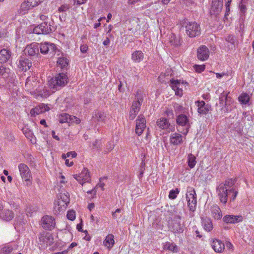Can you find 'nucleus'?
<instances>
[{
	"mask_svg": "<svg viewBox=\"0 0 254 254\" xmlns=\"http://www.w3.org/2000/svg\"><path fill=\"white\" fill-rule=\"evenodd\" d=\"M25 86L30 93L43 98H46L51 94L50 91L42 89V87L39 85L38 77L35 76H29L26 79Z\"/></svg>",
	"mask_w": 254,
	"mask_h": 254,
	"instance_id": "f257e3e1",
	"label": "nucleus"
},
{
	"mask_svg": "<svg viewBox=\"0 0 254 254\" xmlns=\"http://www.w3.org/2000/svg\"><path fill=\"white\" fill-rule=\"evenodd\" d=\"M235 179H228L221 183L216 188V192L220 201L226 204L228 200V192L230 189L235 185Z\"/></svg>",
	"mask_w": 254,
	"mask_h": 254,
	"instance_id": "f03ea898",
	"label": "nucleus"
},
{
	"mask_svg": "<svg viewBox=\"0 0 254 254\" xmlns=\"http://www.w3.org/2000/svg\"><path fill=\"white\" fill-rule=\"evenodd\" d=\"M67 83V75L64 73H60L49 80L48 86L50 88L54 90L53 92H55L64 86Z\"/></svg>",
	"mask_w": 254,
	"mask_h": 254,
	"instance_id": "7ed1b4c3",
	"label": "nucleus"
},
{
	"mask_svg": "<svg viewBox=\"0 0 254 254\" xmlns=\"http://www.w3.org/2000/svg\"><path fill=\"white\" fill-rule=\"evenodd\" d=\"M60 198L58 201L55 202L54 211L55 213H60L64 210L67 204L69 203V194L68 192L61 193Z\"/></svg>",
	"mask_w": 254,
	"mask_h": 254,
	"instance_id": "20e7f679",
	"label": "nucleus"
},
{
	"mask_svg": "<svg viewBox=\"0 0 254 254\" xmlns=\"http://www.w3.org/2000/svg\"><path fill=\"white\" fill-rule=\"evenodd\" d=\"M186 197L190 210L194 212L197 203L196 194L194 189L190 187L188 188Z\"/></svg>",
	"mask_w": 254,
	"mask_h": 254,
	"instance_id": "39448f33",
	"label": "nucleus"
},
{
	"mask_svg": "<svg viewBox=\"0 0 254 254\" xmlns=\"http://www.w3.org/2000/svg\"><path fill=\"white\" fill-rule=\"evenodd\" d=\"M186 33L190 37L197 36L200 34V27L195 22H189L185 25Z\"/></svg>",
	"mask_w": 254,
	"mask_h": 254,
	"instance_id": "423d86ee",
	"label": "nucleus"
},
{
	"mask_svg": "<svg viewBox=\"0 0 254 254\" xmlns=\"http://www.w3.org/2000/svg\"><path fill=\"white\" fill-rule=\"evenodd\" d=\"M55 28L48 21H45L33 29V33L36 34H47L55 31Z\"/></svg>",
	"mask_w": 254,
	"mask_h": 254,
	"instance_id": "0eeeda50",
	"label": "nucleus"
},
{
	"mask_svg": "<svg viewBox=\"0 0 254 254\" xmlns=\"http://www.w3.org/2000/svg\"><path fill=\"white\" fill-rule=\"evenodd\" d=\"M39 244L42 247H45L48 245H51L53 242V238L50 233L42 231L38 236Z\"/></svg>",
	"mask_w": 254,
	"mask_h": 254,
	"instance_id": "6e6552de",
	"label": "nucleus"
},
{
	"mask_svg": "<svg viewBox=\"0 0 254 254\" xmlns=\"http://www.w3.org/2000/svg\"><path fill=\"white\" fill-rule=\"evenodd\" d=\"M39 49L41 53L43 54L54 55L57 50V47L53 43L45 42L40 44L39 46Z\"/></svg>",
	"mask_w": 254,
	"mask_h": 254,
	"instance_id": "1a4fd4ad",
	"label": "nucleus"
},
{
	"mask_svg": "<svg viewBox=\"0 0 254 254\" xmlns=\"http://www.w3.org/2000/svg\"><path fill=\"white\" fill-rule=\"evenodd\" d=\"M41 225L45 230H51L53 229L56 225L55 219L51 216L46 215L41 219Z\"/></svg>",
	"mask_w": 254,
	"mask_h": 254,
	"instance_id": "9d476101",
	"label": "nucleus"
},
{
	"mask_svg": "<svg viewBox=\"0 0 254 254\" xmlns=\"http://www.w3.org/2000/svg\"><path fill=\"white\" fill-rule=\"evenodd\" d=\"M186 83L181 82L180 80H175L172 79L170 80V85L173 90L175 91V94L181 97L183 94V88L185 86Z\"/></svg>",
	"mask_w": 254,
	"mask_h": 254,
	"instance_id": "9b49d317",
	"label": "nucleus"
},
{
	"mask_svg": "<svg viewBox=\"0 0 254 254\" xmlns=\"http://www.w3.org/2000/svg\"><path fill=\"white\" fill-rule=\"evenodd\" d=\"M18 169L20 176L25 181H29L31 178V173L29 167L24 163L18 165Z\"/></svg>",
	"mask_w": 254,
	"mask_h": 254,
	"instance_id": "f8f14e48",
	"label": "nucleus"
},
{
	"mask_svg": "<svg viewBox=\"0 0 254 254\" xmlns=\"http://www.w3.org/2000/svg\"><path fill=\"white\" fill-rule=\"evenodd\" d=\"M146 127V120L143 116L140 115L136 120L135 133L140 135Z\"/></svg>",
	"mask_w": 254,
	"mask_h": 254,
	"instance_id": "ddd939ff",
	"label": "nucleus"
},
{
	"mask_svg": "<svg viewBox=\"0 0 254 254\" xmlns=\"http://www.w3.org/2000/svg\"><path fill=\"white\" fill-rule=\"evenodd\" d=\"M73 176L74 179L82 185L84 183L89 182L91 180L89 172L86 168H84L81 173L79 175H74Z\"/></svg>",
	"mask_w": 254,
	"mask_h": 254,
	"instance_id": "4468645a",
	"label": "nucleus"
},
{
	"mask_svg": "<svg viewBox=\"0 0 254 254\" xmlns=\"http://www.w3.org/2000/svg\"><path fill=\"white\" fill-rule=\"evenodd\" d=\"M143 95L141 91H138L135 95V100L132 103L131 109L135 112H138L140 110V105L143 102Z\"/></svg>",
	"mask_w": 254,
	"mask_h": 254,
	"instance_id": "2eb2a0df",
	"label": "nucleus"
},
{
	"mask_svg": "<svg viewBox=\"0 0 254 254\" xmlns=\"http://www.w3.org/2000/svg\"><path fill=\"white\" fill-rule=\"evenodd\" d=\"M177 123L180 126L186 127V130H184L183 132H181L184 134H187L188 132L189 128L190 127L189 119L185 115H180L178 116L177 119Z\"/></svg>",
	"mask_w": 254,
	"mask_h": 254,
	"instance_id": "dca6fc26",
	"label": "nucleus"
},
{
	"mask_svg": "<svg viewBox=\"0 0 254 254\" xmlns=\"http://www.w3.org/2000/svg\"><path fill=\"white\" fill-rule=\"evenodd\" d=\"M197 56L199 60L201 61L206 60L209 56V51L207 47L205 46H201L197 51Z\"/></svg>",
	"mask_w": 254,
	"mask_h": 254,
	"instance_id": "f3484780",
	"label": "nucleus"
},
{
	"mask_svg": "<svg viewBox=\"0 0 254 254\" xmlns=\"http://www.w3.org/2000/svg\"><path fill=\"white\" fill-rule=\"evenodd\" d=\"M49 107L47 105L41 104L36 106L35 108L32 109L30 111V115L31 116L35 117L36 115L49 111Z\"/></svg>",
	"mask_w": 254,
	"mask_h": 254,
	"instance_id": "a211bd4d",
	"label": "nucleus"
},
{
	"mask_svg": "<svg viewBox=\"0 0 254 254\" xmlns=\"http://www.w3.org/2000/svg\"><path fill=\"white\" fill-rule=\"evenodd\" d=\"M223 220L227 223L235 224L243 221V217L242 215H226Z\"/></svg>",
	"mask_w": 254,
	"mask_h": 254,
	"instance_id": "6ab92c4d",
	"label": "nucleus"
},
{
	"mask_svg": "<svg viewBox=\"0 0 254 254\" xmlns=\"http://www.w3.org/2000/svg\"><path fill=\"white\" fill-rule=\"evenodd\" d=\"M32 66L31 62L28 59L24 57H21L19 60L18 66L19 69L23 71H27Z\"/></svg>",
	"mask_w": 254,
	"mask_h": 254,
	"instance_id": "aec40b11",
	"label": "nucleus"
},
{
	"mask_svg": "<svg viewBox=\"0 0 254 254\" xmlns=\"http://www.w3.org/2000/svg\"><path fill=\"white\" fill-rule=\"evenodd\" d=\"M39 50V44L34 43L27 46L25 48L24 52L29 56H34L38 53Z\"/></svg>",
	"mask_w": 254,
	"mask_h": 254,
	"instance_id": "412c9836",
	"label": "nucleus"
},
{
	"mask_svg": "<svg viewBox=\"0 0 254 254\" xmlns=\"http://www.w3.org/2000/svg\"><path fill=\"white\" fill-rule=\"evenodd\" d=\"M195 103L198 107L197 112L200 114L205 115L209 111L210 107L208 105H206L203 101H197Z\"/></svg>",
	"mask_w": 254,
	"mask_h": 254,
	"instance_id": "4be33fe9",
	"label": "nucleus"
},
{
	"mask_svg": "<svg viewBox=\"0 0 254 254\" xmlns=\"http://www.w3.org/2000/svg\"><path fill=\"white\" fill-rule=\"evenodd\" d=\"M211 246L214 251L216 253H222L225 249L224 244L218 239L213 241Z\"/></svg>",
	"mask_w": 254,
	"mask_h": 254,
	"instance_id": "5701e85b",
	"label": "nucleus"
},
{
	"mask_svg": "<svg viewBox=\"0 0 254 254\" xmlns=\"http://www.w3.org/2000/svg\"><path fill=\"white\" fill-rule=\"evenodd\" d=\"M14 216L13 212L8 209L4 210L0 213V218L6 221H9L12 220Z\"/></svg>",
	"mask_w": 254,
	"mask_h": 254,
	"instance_id": "b1692460",
	"label": "nucleus"
},
{
	"mask_svg": "<svg viewBox=\"0 0 254 254\" xmlns=\"http://www.w3.org/2000/svg\"><path fill=\"white\" fill-rule=\"evenodd\" d=\"M171 144L175 145L181 144L183 141L182 136L178 133H172L170 138Z\"/></svg>",
	"mask_w": 254,
	"mask_h": 254,
	"instance_id": "393cba45",
	"label": "nucleus"
},
{
	"mask_svg": "<svg viewBox=\"0 0 254 254\" xmlns=\"http://www.w3.org/2000/svg\"><path fill=\"white\" fill-rule=\"evenodd\" d=\"M223 6V0H212V10L215 13L218 14L221 11Z\"/></svg>",
	"mask_w": 254,
	"mask_h": 254,
	"instance_id": "a878e982",
	"label": "nucleus"
},
{
	"mask_svg": "<svg viewBox=\"0 0 254 254\" xmlns=\"http://www.w3.org/2000/svg\"><path fill=\"white\" fill-rule=\"evenodd\" d=\"M144 59V54L141 51H135L131 55V59L133 62L139 63Z\"/></svg>",
	"mask_w": 254,
	"mask_h": 254,
	"instance_id": "bb28decb",
	"label": "nucleus"
},
{
	"mask_svg": "<svg viewBox=\"0 0 254 254\" xmlns=\"http://www.w3.org/2000/svg\"><path fill=\"white\" fill-rule=\"evenodd\" d=\"M11 57V53L9 50L2 49L0 51V63L6 62Z\"/></svg>",
	"mask_w": 254,
	"mask_h": 254,
	"instance_id": "cd10ccee",
	"label": "nucleus"
},
{
	"mask_svg": "<svg viewBox=\"0 0 254 254\" xmlns=\"http://www.w3.org/2000/svg\"><path fill=\"white\" fill-rule=\"evenodd\" d=\"M202 225L204 229L207 232H210L213 228L211 220L207 217L202 219Z\"/></svg>",
	"mask_w": 254,
	"mask_h": 254,
	"instance_id": "c85d7f7f",
	"label": "nucleus"
},
{
	"mask_svg": "<svg viewBox=\"0 0 254 254\" xmlns=\"http://www.w3.org/2000/svg\"><path fill=\"white\" fill-rule=\"evenodd\" d=\"M211 210L212 216L214 219L219 220L221 218L222 216L221 211L218 205H213Z\"/></svg>",
	"mask_w": 254,
	"mask_h": 254,
	"instance_id": "c756f323",
	"label": "nucleus"
},
{
	"mask_svg": "<svg viewBox=\"0 0 254 254\" xmlns=\"http://www.w3.org/2000/svg\"><path fill=\"white\" fill-rule=\"evenodd\" d=\"M114 237L112 234H109L107 236L103 242L104 245L110 250L115 244Z\"/></svg>",
	"mask_w": 254,
	"mask_h": 254,
	"instance_id": "7c9ffc66",
	"label": "nucleus"
},
{
	"mask_svg": "<svg viewBox=\"0 0 254 254\" xmlns=\"http://www.w3.org/2000/svg\"><path fill=\"white\" fill-rule=\"evenodd\" d=\"M22 131L25 136L29 139L31 142L34 144L36 143V138L34 137L33 132L27 127H24Z\"/></svg>",
	"mask_w": 254,
	"mask_h": 254,
	"instance_id": "2f4dec72",
	"label": "nucleus"
},
{
	"mask_svg": "<svg viewBox=\"0 0 254 254\" xmlns=\"http://www.w3.org/2000/svg\"><path fill=\"white\" fill-rule=\"evenodd\" d=\"M157 126L160 128L165 129L168 128L170 126V124L168 120L166 118H160L157 120Z\"/></svg>",
	"mask_w": 254,
	"mask_h": 254,
	"instance_id": "473e14b6",
	"label": "nucleus"
},
{
	"mask_svg": "<svg viewBox=\"0 0 254 254\" xmlns=\"http://www.w3.org/2000/svg\"><path fill=\"white\" fill-rule=\"evenodd\" d=\"M93 118L98 121L105 122L106 120V114L104 112L96 111Z\"/></svg>",
	"mask_w": 254,
	"mask_h": 254,
	"instance_id": "72a5a7b5",
	"label": "nucleus"
},
{
	"mask_svg": "<svg viewBox=\"0 0 254 254\" xmlns=\"http://www.w3.org/2000/svg\"><path fill=\"white\" fill-rule=\"evenodd\" d=\"M72 121L73 118L67 114H62L59 117V122L61 123H70Z\"/></svg>",
	"mask_w": 254,
	"mask_h": 254,
	"instance_id": "f704fd0d",
	"label": "nucleus"
},
{
	"mask_svg": "<svg viewBox=\"0 0 254 254\" xmlns=\"http://www.w3.org/2000/svg\"><path fill=\"white\" fill-rule=\"evenodd\" d=\"M172 231L174 233H182L184 231V226L180 222H175L173 224Z\"/></svg>",
	"mask_w": 254,
	"mask_h": 254,
	"instance_id": "c9c22d12",
	"label": "nucleus"
},
{
	"mask_svg": "<svg viewBox=\"0 0 254 254\" xmlns=\"http://www.w3.org/2000/svg\"><path fill=\"white\" fill-rule=\"evenodd\" d=\"M233 101L232 99L229 97L224 103V105H223L221 108V111L224 113H227L231 110L232 108L231 106Z\"/></svg>",
	"mask_w": 254,
	"mask_h": 254,
	"instance_id": "e433bc0d",
	"label": "nucleus"
},
{
	"mask_svg": "<svg viewBox=\"0 0 254 254\" xmlns=\"http://www.w3.org/2000/svg\"><path fill=\"white\" fill-rule=\"evenodd\" d=\"M14 248L11 245H5L0 249V254H10Z\"/></svg>",
	"mask_w": 254,
	"mask_h": 254,
	"instance_id": "4c0bfd02",
	"label": "nucleus"
},
{
	"mask_svg": "<svg viewBox=\"0 0 254 254\" xmlns=\"http://www.w3.org/2000/svg\"><path fill=\"white\" fill-rule=\"evenodd\" d=\"M68 60L65 57H60L58 59L57 64L60 66L62 68L66 67L68 65Z\"/></svg>",
	"mask_w": 254,
	"mask_h": 254,
	"instance_id": "58836bf2",
	"label": "nucleus"
},
{
	"mask_svg": "<svg viewBox=\"0 0 254 254\" xmlns=\"http://www.w3.org/2000/svg\"><path fill=\"white\" fill-rule=\"evenodd\" d=\"M196 158L192 154H189L188 156V163L190 168H193L196 164Z\"/></svg>",
	"mask_w": 254,
	"mask_h": 254,
	"instance_id": "ea45409f",
	"label": "nucleus"
},
{
	"mask_svg": "<svg viewBox=\"0 0 254 254\" xmlns=\"http://www.w3.org/2000/svg\"><path fill=\"white\" fill-rule=\"evenodd\" d=\"M170 43L175 46H179L181 45V41L179 37H177L176 35H173L171 36L170 39Z\"/></svg>",
	"mask_w": 254,
	"mask_h": 254,
	"instance_id": "a19ab883",
	"label": "nucleus"
},
{
	"mask_svg": "<svg viewBox=\"0 0 254 254\" xmlns=\"http://www.w3.org/2000/svg\"><path fill=\"white\" fill-rule=\"evenodd\" d=\"M229 92L223 91L219 97V104L222 105L230 97L228 96Z\"/></svg>",
	"mask_w": 254,
	"mask_h": 254,
	"instance_id": "79ce46f5",
	"label": "nucleus"
},
{
	"mask_svg": "<svg viewBox=\"0 0 254 254\" xmlns=\"http://www.w3.org/2000/svg\"><path fill=\"white\" fill-rule=\"evenodd\" d=\"M164 248L174 253L177 252L178 251V248L177 246L174 244L169 242H167L166 243V244L164 246Z\"/></svg>",
	"mask_w": 254,
	"mask_h": 254,
	"instance_id": "37998d69",
	"label": "nucleus"
},
{
	"mask_svg": "<svg viewBox=\"0 0 254 254\" xmlns=\"http://www.w3.org/2000/svg\"><path fill=\"white\" fill-rule=\"evenodd\" d=\"M21 10L23 12V13H25L28 10L33 7L30 5V4L27 2V0L24 1L21 4Z\"/></svg>",
	"mask_w": 254,
	"mask_h": 254,
	"instance_id": "c03bdc74",
	"label": "nucleus"
},
{
	"mask_svg": "<svg viewBox=\"0 0 254 254\" xmlns=\"http://www.w3.org/2000/svg\"><path fill=\"white\" fill-rule=\"evenodd\" d=\"M239 100L242 104H246L249 101V96L246 93L242 94L239 96Z\"/></svg>",
	"mask_w": 254,
	"mask_h": 254,
	"instance_id": "a18cd8bd",
	"label": "nucleus"
},
{
	"mask_svg": "<svg viewBox=\"0 0 254 254\" xmlns=\"http://www.w3.org/2000/svg\"><path fill=\"white\" fill-rule=\"evenodd\" d=\"M179 193V190L178 189L171 190L169 194V197L170 199H174L177 197V194Z\"/></svg>",
	"mask_w": 254,
	"mask_h": 254,
	"instance_id": "49530a36",
	"label": "nucleus"
},
{
	"mask_svg": "<svg viewBox=\"0 0 254 254\" xmlns=\"http://www.w3.org/2000/svg\"><path fill=\"white\" fill-rule=\"evenodd\" d=\"M66 217L67 219H68L70 220H74L75 218V211L73 210L68 211L67 212Z\"/></svg>",
	"mask_w": 254,
	"mask_h": 254,
	"instance_id": "de8ad7c7",
	"label": "nucleus"
},
{
	"mask_svg": "<svg viewBox=\"0 0 254 254\" xmlns=\"http://www.w3.org/2000/svg\"><path fill=\"white\" fill-rule=\"evenodd\" d=\"M9 69L6 68L3 65L0 66V75L6 77V74L8 73Z\"/></svg>",
	"mask_w": 254,
	"mask_h": 254,
	"instance_id": "09e8293b",
	"label": "nucleus"
},
{
	"mask_svg": "<svg viewBox=\"0 0 254 254\" xmlns=\"http://www.w3.org/2000/svg\"><path fill=\"white\" fill-rule=\"evenodd\" d=\"M69 7L70 6L68 4H64L59 7L58 11L60 12H65L69 9Z\"/></svg>",
	"mask_w": 254,
	"mask_h": 254,
	"instance_id": "8fccbe9b",
	"label": "nucleus"
},
{
	"mask_svg": "<svg viewBox=\"0 0 254 254\" xmlns=\"http://www.w3.org/2000/svg\"><path fill=\"white\" fill-rule=\"evenodd\" d=\"M229 192L233 193L231 197V200L234 201L238 193V191L235 190L234 188H231V189L229 190Z\"/></svg>",
	"mask_w": 254,
	"mask_h": 254,
	"instance_id": "3c124183",
	"label": "nucleus"
},
{
	"mask_svg": "<svg viewBox=\"0 0 254 254\" xmlns=\"http://www.w3.org/2000/svg\"><path fill=\"white\" fill-rule=\"evenodd\" d=\"M226 41L232 44H234L236 42V38L234 36L229 35L226 38Z\"/></svg>",
	"mask_w": 254,
	"mask_h": 254,
	"instance_id": "603ef678",
	"label": "nucleus"
},
{
	"mask_svg": "<svg viewBox=\"0 0 254 254\" xmlns=\"http://www.w3.org/2000/svg\"><path fill=\"white\" fill-rule=\"evenodd\" d=\"M27 2L30 4V5L34 7L37 6L40 2V0H26Z\"/></svg>",
	"mask_w": 254,
	"mask_h": 254,
	"instance_id": "864d4df0",
	"label": "nucleus"
},
{
	"mask_svg": "<svg viewBox=\"0 0 254 254\" xmlns=\"http://www.w3.org/2000/svg\"><path fill=\"white\" fill-rule=\"evenodd\" d=\"M174 215L176 218L181 220L182 213L180 209H179L178 208H175L174 210Z\"/></svg>",
	"mask_w": 254,
	"mask_h": 254,
	"instance_id": "5fc2aeb1",
	"label": "nucleus"
},
{
	"mask_svg": "<svg viewBox=\"0 0 254 254\" xmlns=\"http://www.w3.org/2000/svg\"><path fill=\"white\" fill-rule=\"evenodd\" d=\"M195 70L197 72H201L204 70L205 69V65H195Z\"/></svg>",
	"mask_w": 254,
	"mask_h": 254,
	"instance_id": "6e6d98bb",
	"label": "nucleus"
},
{
	"mask_svg": "<svg viewBox=\"0 0 254 254\" xmlns=\"http://www.w3.org/2000/svg\"><path fill=\"white\" fill-rule=\"evenodd\" d=\"M138 112H135V111L131 109L129 114V119L131 120H133L136 117V115L138 114Z\"/></svg>",
	"mask_w": 254,
	"mask_h": 254,
	"instance_id": "4d7b16f0",
	"label": "nucleus"
},
{
	"mask_svg": "<svg viewBox=\"0 0 254 254\" xmlns=\"http://www.w3.org/2000/svg\"><path fill=\"white\" fill-rule=\"evenodd\" d=\"M88 49V46L86 45H82L80 46V51L83 53H86Z\"/></svg>",
	"mask_w": 254,
	"mask_h": 254,
	"instance_id": "13d9d810",
	"label": "nucleus"
},
{
	"mask_svg": "<svg viewBox=\"0 0 254 254\" xmlns=\"http://www.w3.org/2000/svg\"><path fill=\"white\" fill-rule=\"evenodd\" d=\"M216 76L217 78H220L224 76H228V72L216 73Z\"/></svg>",
	"mask_w": 254,
	"mask_h": 254,
	"instance_id": "bf43d9fd",
	"label": "nucleus"
},
{
	"mask_svg": "<svg viewBox=\"0 0 254 254\" xmlns=\"http://www.w3.org/2000/svg\"><path fill=\"white\" fill-rule=\"evenodd\" d=\"M67 157L71 156L72 158H74L77 156V153L75 151L68 152L66 153Z\"/></svg>",
	"mask_w": 254,
	"mask_h": 254,
	"instance_id": "052dcab7",
	"label": "nucleus"
},
{
	"mask_svg": "<svg viewBox=\"0 0 254 254\" xmlns=\"http://www.w3.org/2000/svg\"><path fill=\"white\" fill-rule=\"evenodd\" d=\"M6 138L9 141H13L14 139V137L11 132H9L6 135Z\"/></svg>",
	"mask_w": 254,
	"mask_h": 254,
	"instance_id": "680f3d73",
	"label": "nucleus"
},
{
	"mask_svg": "<svg viewBox=\"0 0 254 254\" xmlns=\"http://www.w3.org/2000/svg\"><path fill=\"white\" fill-rule=\"evenodd\" d=\"M114 147V145L111 143H109L107 146V149L108 151H111L113 149Z\"/></svg>",
	"mask_w": 254,
	"mask_h": 254,
	"instance_id": "e2e57ef3",
	"label": "nucleus"
},
{
	"mask_svg": "<svg viewBox=\"0 0 254 254\" xmlns=\"http://www.w3.org/2000/svg\"><path fill=\"white\" fill-rule=\"evenodd\" d=\"M121 211V209L118 208L116 210V211L112 213V216L114 218H117L118 217V216L115 215V214L117 213H120Z\"/></svg>",
	"mask_w": 254,
	"mask_h": 254,
	"instance_id": "0e129e2a",
	"label": "nucleus"
},
{
	"mask_svg": "<svg viewBox=\"0 0 254 254\" xmlns=\"http://www.w3.org/2000/svg\"><path fill=\"white\" fill-rule=\"evenodd\" d=\"M73 162L72 161H69V159H65V165L67 166H71L73 165Z\"/></svg>",
	"mask_w": 254,
	"mask_h": 254,
	"instance_id": "69168bd1",
	"label": "nucleus"
},
{
	"mask_svg": "<svg viewBox=\"0 0 254 254\" xmlns=\"http://www.w3.org/2000/svg\"><path fill=\"white\" fill-rule=\"evenodd\" d=\"M40 18L41 20L44 21H47V19H48V17L47 16L44 15L43 14L41 15L40 16Z\"/></svg>",
	"mask_w": 254,
	"mask_h": 254,
	"instance_id": "338daca9",
	"label": "nucleus"
},
{
	"mask_svg": "<svg viewBox=\"0 0 254 254\" xmlns=\"http://www.w3.org/2000/svg\"><path fill=\"white\" fill-rule=\"evenodd\" d=\"M110 43V40L108 37H107L106 39L103 41V44L105 46H107Z\"/></svg>",
	"mask_w": 254,
	"mask_h": 254,
	"instance_id": "774afa93",
	"label": "nucleus"
}]
</instances>
